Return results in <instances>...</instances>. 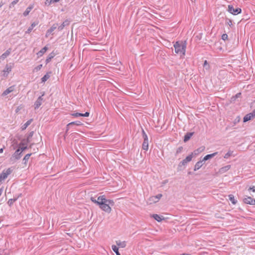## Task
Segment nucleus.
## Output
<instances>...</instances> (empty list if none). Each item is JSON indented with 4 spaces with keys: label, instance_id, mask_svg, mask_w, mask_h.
Listing matches in <instances>:
<instances>
[{
    "label": "nucleus",
    "instance_id": "obj_1",
    "mask_svg": "<svg viewBox=\"0 0 255 255\" xmlns=\"http://www.w3.org/2000/svg\"><path fill=\"white\" fill-rule=\"evenodd\" d=\"M115 202L113 200L107 199L104 195L99 206L103 211L110 213L112 211L111 206H113Z\"/></svg>",
    "mask_w": 255,
    "mask_h": 255
},
{
    "label": "nucleus",
    "instance_id": "obj_2",
    "mask_svg": "<svg viewBox=\"0 0 255 255\" xmlns=\"http://www.w3.org/2000/svg\"><path fill=\"white\" fill-rule=\"evenodd\" d=\"M175 52L177 54L185 55L186 44L182 42L177 41L174 44Z\"/></svg>",
    "mask_w": 255,
    "mask_h": 255
},
{
    "label": "nucleus",
    "instance_id": "obj_3",
    "mask_svg": "<svg viewBox=\"0 0 255 255\" xmlns=\"http://www.w3.org/2000/svg\"><path fill=\"white\" fill-rule=\"evenodd\" d=\"M13 171V168L10 167L6 170H3L0 174V182L4 180L7 176L10 175Z\"/></svg>",
    "mask_w": 255,
    "mask_h": 255
},
{
    "label": "nucleus",
    "instance_id": "obj_4",
    "mask_svg": "<svg viewBox=\"0 0 255 255\" xmlns=\"http://www.w3.org/2000/svg\"><path fill=\"white\" fill-rule=\"evenodd\" d=\"M193 158V153L187 156L184 159L181 161L178 166V170H181L182 167L185 166L187 163L191 161Z\"/></svg>",
    "mask_w": 255,
    "mask_h": 255
},
{
    "label": "nucleus",
    "instance_id": "obj_5",
    "mask_svg": "<svg viewBox=\"0 0 255 255\" xmlns=\"http://www.w3.org/2000/svg\"><path fill=\"white\" fill-rule=\"evenodd\" d=\"M22 156V153L19 150L17 149L14 153L12 155L11 157L10 158V160L11 162L14 163L16 162V160L19 159Z\"/></svg>",
    "mask_w": 255,
    "mask_h": 255
},
{
    "label": "nucleus",
    "instance_id": "obj_6",
    "mask_svg": "<svg viewBox=\"0 0 255 255\" xmlns=\"http://www.w3.org/2000/svg\"><path fill=\"white\" fill-rule=\"evenodd\" d=\"M228 11L234 15H237L242 12V9L239 7L234 8L232 5H228Z\"/></svg>",
    "mask_w": 255,
    "mask_h": 255
},
{
    "label": "nucleus",
    "instance_id": "obj_7",
    "mask_svg": "<svg viewBox=\"0 0 255 255\" xmlns=\"http://www.w3.org/2000/svg\"><path fill=\"white\" fill-rule=\"evenodd\" d=\"M44 95V92H43L41 96H39L36 101L35 102L34 106V109L36 110L38 109L42 104V103L44 102V100L43 98V96Z\"/></svg>",
    "mask_w": 255,
    "mask_h": 255
},
{
    "label": "nucleus",
    "instance_id": "obj_8",
    "mask_svg": "<svg viewBox=\"0 0 255 255\" xmlns=\"http://www.w3.org/2000/svg\"><path fill=\"white\" fill-rule=\"evenodd\" d=\"M244 202L250 205H255V199L251 197H247L244 198Z\"/></svg>",
    "mask_w": 255,
    "mask_h": 255
},
{
    "label": "nucleus",
    "instance_id": "obj_9",
    "mask_svg": "<svg viewBox=\"0 0 255 255\" xmlns=\"http://www.w3.org/2000/svg\"><path fill=\"white\" fill-rule=\"evenodd\" d=\"M12 67L11 66H9L8 65H6L5 66V68L2 71L3 72V76L6 77L7 74L11 71Z\"/></svg>",
    "mask_w": 255,
    "mask_h": 255
},
{
    "label": "nucleus",
    "instance_id": "obj_10",
    "mask_svg": "<svg viewBox=\"0 0 255 255\" xmlns=\"http://www.w3.org/2000/svg\"><path fill=\"white\" fill-rule=\"evenodd\" d=\"M104 195L100 196L98 197V199L96 200L95 198L93 197H91L90 199L94 203L96 204L97 205L99 206L101 201L102 200Z\"/></svg>",
    "mask_w": 255,
    "mask_h": 255
},
{
    "label": "nucleus",
    "instance_id": "obj_11",
    "mask_svg": "<svg viewBox=\"0 0 255 255\" xmlns=\"http://www.w3.org/2000/svg\"><path fill=\"white\" fill-rule=\"evenodd\" d=\"M83 124L80 121L72 122L69 123L66 126V132L69 129L70 127L73 125H76L77 126H81Z\"/></svg>",
    "mask_w": 255,
    "mask_h": 255
},
{
    "label": "nucleus",
    "instance_id": "obj_12",
    "mask_svg": "<svg viewBox=\"0 0 255 255\" xmlns=\"http://www.w3.org/2000/svg\"><path fill=\"white\" fill-rule=\"evenodd\" d=\"M11 49H8L4 53H3L0 57V60H3L10 54Z\"/></svg>",
    "mask_w": 255,
    "mask_h": 255
},
{
    "label": "nucleus",
    "instance_id": "obj_13",
    "mask_svg": "<svg viewBox=\"0 0 255 255\" xmlns=\"http://www.w3.org/2000/svg\"><path fill=\"white\" fill-rule=\"evenodd\" d=\"M218 154L217 152H214L212 154H207L206 156H204V157L202 159L203 161L205 162L206 161L214 157L215 155H216Z\"/></svg>",
    "mask_w": 255,
    "mask_h": 255
},
{
    "label": "nucleus",
    "instance_id": "obj_14",
    "mask_svg": "<svg viewBox=\"0 0 255 255\" xmlns=\"http://www.w3.org/2000/svg\"><path fill=\"white\" fill-rule=\"evenodd\" d=\"M70 24V21L68 20H65L58 27L59 31H61L66 26Z\"/></svg>",
    "mask_w": 255,
    "mask_h": 255
},
{
    "label": "nucleus",
    "instance_id": "obj_15",
    "mask_svg": "<svg viewBox=\"0 0 255 255\" xmlns=\"http://www.w3.org/2000/svg\"><path fill=\"white\" fill-rule=\"evenodd\" d=\"M204 162L202 159L198 161L195 165L194 170L196 171L200 169L203 166Z\"/></svg>",
    "mask_w": 255,
    "mask_h": 255
},
{
    "label": "nucleus",
    "instance_id": "obj_16",
    "mask_svg": "<svg viewBox=\"0 0 255 255\" xmlns=\"http://www.w3.org/2000/svg\"><path fill=\"white\" fill-rule=\"evenodd\" d=\"M193 134H194L193 132H189L186 133L184 137V141L185 142H186L187 141H188L190 139L191 136L193 135Z\"/></svg>",
    "mask_w": 255,
    "mask_h": 255
},
{
    "label": "nucleus",
    "instance_id": "obj_17",
    "mask_svg": "<svg viewBox=\"0 0 255 255\" xmlns=\"http://www.w3.org/2000/svg\"><path fill=\"white\" fill-rule=\"evenodd\" d=\"M14 89V86H12L9 87V88H8L6 90H5L3 92L2 95L5 96V95H7L8 94L12 92V91H13Z\"/></svg>",
    "mask_w": 255,
    "mask_h": 255
},
{
    "label": "nucleus",
    "instance_id": "obj_18",
    "mask_svg": "<svg viewBox=\"0 0 255 255\" xmlns=\"http://www.w3.org/2000/svg\"><path fill=\"white\" fill-rule=\"evenodd\" d=\"M152 217L158 222L164 219V218L162 216H160L157 214H153Z\"/></svg>",
    "mask_w": 255,
    "mask_h": 255
},
{
    "label": "nucleus",
    "instance_id": "obj_19",
    "mask_svg": "<svg viewBox=\"0 0 255 255\" xmlns=\"http://www.w3.org/2000/svg\"><path fill=\"white\" fill-rule=\"evenodd\" d=\"M47 47L46 46H45L43 48H42L37 53V55L38 57H41L42 56L44 53L45 52H46V51H47Z\"/></svg>",
    "mask_w": 255,
    "mask_h": 255
},
{
    "label": "nucleus",
    "instance_id": "obj_20",
    "mask_svg": "<svg viewBox=\"0 0 255 255\" xmlns=\"http://www.w3.org/2000/svg\"><path fill=\"white\" fill-rule=\"evenodd\" d=\"M231 168V165H228L223 167L220 169L219 172L221 173H223L228 171Z\"/></svg>",
    "mask_w": 255,
    "mask_h": 255
},
{
    "label": "nucleus",
    "instance_id": "obj_21",
    "mask_svg": "<svg viewBox=\"0 0 255 255\" xmlns=\"http://www.w3.org/2000/svg\"><path fill=\"white\" fill-rule=\"evenodd\" d=\"M32 5H29L28 7H27L26 9V10L24 11L23 15L24 16H26L28 15L30 12V11L31 10V9L33 8Z\"/></svg>",
    "mask_w": 255,
    "mask_h": 255
},
{
    "label": "nucleus",
    "instance_id": "obj_22",
    "mask_svg": "<svg viewBox=\"0 0 255 255\" xmlns=\"http://www.w3.org/2000/svg\"><path fill=\"white\" fill-rule=\"evenodd\" d=\"M38 24V23L37 22H33L31 25L28 27L27 30L26 31V33H29L33 29V28L36 26Z\"/></svg>",
    "mask_w": 255,
    "mask_h": 255
},
{
    "label": "nucleus",
    "instance_id": "obj_23",
    "mask_svg": "<svg viewBox=\"0 0 255 255\" xmlns=\"http://www.w3.org/2000/svg\"><path fill=\"white\" fill-rule=\"evenodd\" d=\"M57 26H58V24L57 23H55V24H53L52 26L50 27V28L47 31V34H48V33H52L55 29H56Z\"/></svg>",
    "mask_w": 255,
    "mask_h": 255
},
{
    "label": "nucleus",
    "instance_id": "obj_24",
    "mask_svg": "<svg viewBox=\"0 0 255 255\" xmlns=\"http://www.w3.org/2000/svg\"><path fill=\"white\" fill-rule=\"evenodd\" d=\"M50 74L51 72L47 73L42 78H41V82L45 83L50 77Z\"/></svg>",
    "mask_w": 255,
    "mask_h": 255
},
{
    "label": "nucleus",
    "instance_id": "obj_25",
    "mask_svg": "<svg viewBox=\"0 0 255 255\" xmlns=\"http://www.w3.org/2000/svg\"><path fill=\"white\" fill-rule=\"evenodd\" d=\"M33 120L32 119H30L29 120H28L23 126L22 127H21V128H22V130H24L26 128L29 126L30 125V124L31 123V122H32Z\"/></svg>",
    "mask_w": 255,
    "mask_h": 255
},
{
    "label": "nucleus",
    "instance_id": "obj_26",
    "mask_svg": "<svg viewBox=\"0 0 255 255\" xmlns=\"http://www.w3.org/2000/svg\"><path fill=\"white\" fill-rule=\"evenodd\" d=\"M32 153H28L25 155L24 158H23L22 161L23 163L24 164H26L30 156L31 155Z\"/></svg>",
    "mask_w": 255,
    "mask_h": 255
},
{
    "label": "nucleus",
    "instance_id": "obj_27",
    "mask_svg": "<svg viewBox=\"0 0 255 255\" xmlns=\"http://www.w3.org/2000/svg\"><path fill=\"white\" fill-rule=\"evenodd\" d=\"M142 148L143 150H147L148 149V141L143 140L142 145Z\"/></svg>",
    "mask_w": 255,
    "mask_h": 255
},
{
    "label": "nucleus",
    "instance_id": "obj_28",
    "mask_svg": "<svg viewBox=\"0 0 255 255\" xmlns=\"http://www.w3.org/2000/svg\"><path fill=\"white\" fill-rule=\"evenodd\" d=\"M117 245L121 247V248H125L126 246V242H121V241H116Z\"/></svg>",
    "mask_w": 255,
    "mask_h": 255
},
{
    "label": "nucleus",
    "instance_id": "obj_29",
    "mask_svg": "<svg viewBox=\"0 0 255 255\" xmlns=\"http://www.w3.org/2000/svg\"><path fill=\"white\" fill-rule=\"evenodd\" d=\"M205 149V147L203 146H201L199 148H198V149H197L196 150H195L194 151V153L195 154H198V153L203 151Z\"/></svg>",
    "mask_w": 255,
    "mask_h": 255
},
{
    "label": "nucleus",
    "instance_id": "obj_30",
    "mask_svg": "<svg viewBox=\"0 0 255 255\" xmlns=\"http://www.w3.org/2000/svg\"><path fill=\"white\" fill-rule=\"evenodd\" d=\"M112 250L116 253L117 255H121L119 252V248L115 245H113L112 247Z\"/></svg>",
    "mask_w": 255,
    "mask_h": 255
},
{
    "label": "nucleus",
    "instance_id": "obj_31",
    "mask_svg": "<svg viewBox=\"0 0 255 255\" xmlns=\"http://www.w3.org/2000/svg\"><path fill=\"white\" fill-rule=\"evenodd\" d=\"M252 118H253L251 117V115L249 114H248L244 117L243 122L244 123L247 122L249 120H251Z\"/></svg>",
    "mask_w": 255,
    "mask_h": 255
},
{
    "label": "nucleus",
    "instance_id": "obj_32",
    "mask_svg": "<svg viewBox=\"0 0 255 255\" xmlns=\"http://www.w3.org/2000/svg\"><path fill=\"white\" fill-rule=\"evenodd\" d=\"M229 200L233 204H236L237 201L235 199L234 195L231 194L229 195Z\"/></svg>",
    "mask_w": 255,
    "mask_h": 255
},
{
    "label": "nucleus",
    "instance_id": "obj_33",
    "mask_svg": "<svg viewBox=\"0 0 255 255\" xmlns=\"http://www.w3.org/2000/svg\"><path fill=\"white\" fill-rule=\"evenodd\" d=\"M142 137L143 138V140L148 141L147 135L143 129H142Z\"/></svg>",
    "mask_w": 255,
    "mask_h": 255
},
{
    "label": "nucleus",
    "instance_id": "obj_34",
    "mask_svg": "<svg viewBox=\"0 0 255 255\" xmlns=\"http://www.w3.org/2000/svg\"><path fill=\"white\" fill-rule=\"evenodd\" d=\"M17 198L10 199L7 202V204L9 206H11L13 203L16 201Z\"/></svg>",
    "mask_w": 255,
    "mask_h": 255
},
{
    "label": "nucleus",
    "instance_id": "obj_35",
    "mask_svg": "<svg viewBox=\"0 0 255 255\" xmlns=\"http://www.w3.org/2000/svg\"><path fill=\"white\" fill-rule=\"evenodd\" d=\"M53 57L54 55H52V53L50 54L45 60L46 63L47 64L48 63H49L51 61V59L53 58Z\"/></svg>",
    "mask_w": 255,
    "mask_h": 255
},
{
    "label": "nucleus",
    "instance_id": "obj_36",
    "mask_svg": "<svg viewBox=\"0 0 255 255\" xmlns=\"http://www.w3.org/2000/svg\"><path fill=\"white\" fill-rule=\"evenodd\" d=\"M225 24L229 25L230 26H231L233 25L232 20L227 18L226 19Z\"/></svg>",
    "mask_w": 255,
    "mask_h": 255
},
{
    "label": "nucleus",
    "instance_id": "obj_37",
    "mask_svg": "<svg viewBox=\"0 0 255 255\" xmlns=\"http://www.w3.org/2000/svg\"><path fill=\"white\" fill-rule=\"evenodd\" d=\"M33 131H31L30 132H29V133L26 138V142H30V139L33 136Z\"/></svg>",
    "mask_w": 255,
    "mask_h": 255
},
{
    "label": "nucleus",
    "instance_id": "obj_38",
    "mask_svg": "<svg viewBox=\"0 0 255 255\" xmlns=\"http://www.w3.org/2000/svg\"><path fill=\"white\" fill-rule=\"evenodd\" d=\"M27 149V146H20V147L17 149L19 150L22 153V152Z\"/></svg>",
    "mask_w": 255,
    "mask_h": 255
},
{
    "label": "nucleus",
    "instance_id": "obj_39",
    "mask_svg": "<svg viewBox=\"0 0 255 255\" xmlns=\"http://www.w3.org/2000/svg\"><path fill=\"white\" fill-rule=\"evenodd\" d=\"M28 142H26V139H23L22 141L20 143L19 145L20 146H26V144Z\"/></svg>",
    "mask_w": 255,
    "mask_h": 255
},
{
    "label": "nucleus",
    "instance_id": "obj_40",
    "mask_svg": "<svg viewBox=\"0 0 255 255\" xmlns=\"http://www.w3.org/2000/svg\"><path fill=\"white\" fill-rule=\"evenodd\" d=\"M162 194H159L157 195L156 196H153V198H155V199H156V201H157L158 202V200L162 197Z\"/></svg>",
    "mask_w": 255,
    "mask_h": 255
},
{
    "label": "nucleus",
    "instance_id": "obj_41",
    "mask_svg": "<svg viewBox=\"0 0 255 255\" xmlns=\"http://www.w3.org/2000/svg\"><path fill=\"white\" fill-rule=\"evenodd\" d=\"M149 201H150V204H151L152 202L153 203H156V202H157V201H156V199H155V198H153V196L149 198Z\"/></svg>",
    "mask_w": 255,
    "mask_h": 255
},
{
    "label": "nucleus",
    "instance_id": "obj_42",
    "mask_svg": "<svg viewBox=\"0 0 255 255\" xmlns=\"http://www.w3.org/2000/svg\"><path fill=\"white\" fill-rule=\"evenodd\" d=\"M71 116L75 117H80V116L81 117L82 113H73V114H71Z\"/></svg>",
    "mask_w": 255,
    "mask_h": 255
},
{
    "label": "nucleus",
    "instance_id": "obj_43",
    "mask_svg": "<svg viewBox=\"0 0 255 255\" xmlns=\"http://www.w3.org/2000/svg\"><path fill=\"white\" fill-rule=\"evenodd\" d=\"M228 35L227 34H223L222 35V39L225 41L226 40H227L228 39Z\"/></svg>",
    "mask_w": 255,
    "mask_h": 255
},
{
    "label": "nucleus",
    "instance_id": "obj_44",
    "mask_svg": "<svg viewBox=\"0 0 255 255\" xmlns=\"http://www.w3.org/2000/svg\"><path fill=\"white\" fill-rule=\"evenodd\" d=\"M183 147L182 146L179 147L176 150V154H178L181 152Z\"/></svg>",
    "mask_w": 255,
    "mask_h": 255
},
{
    "label": "nucleus",
    "instance_id": "obj_45",
    "mask_svg": "<svg viewBox=\"0 0 255 255\" xmlns=\"http://www.w3.org/2000/svg\"><path fill=\"white\" fill-rule=\"evenodd\" d=\"M42 67V64H40V65H38L37 66H36L35 68V70H36V71H39V70H40L41 69Z\"/></svg>",
    "mask_w": 255,
    "mask_h": 255
},
{
    "label": "nucleus",
    "instance_id": "obj_46",
    "mask_svg": "<svg viewBox=\"0 0 255 255\" xmlns=\"http://www.w3.org/2000/svg\"><path fill=\"white\" fill-rule=\"evenodd\" d=\"M231 155V153L230 152H227L224 156L225 158H229Z\"/></svg>",
    "mask_w": 255,
    "mask_h": 255
},
{
    "label": "nucleus",
    "instance_id": "obj_47",
    "mask_svg": "<svg viewBox=\"0 0 255 255\" xmlns=\"http://www.w3.org/2000/svg\"><path fill=\"white\" fill-rule=\"evenodd\" d=\"M90 115V113L89 112H86L85 114H82L81 117H89Z\"/></svg>",
    "mask_w": 255,
    "mask_h": 255
},
{
    "label": "nucleus",
    "instance_id": "obj_48",
    "mask_svg": "<svg viewBox=\"0 0 255 255\" xmlns=\"http://www.w3.org/2000/svg\"><path fill=\"white\" fill-rule=\"evenodd\" d=\"M249 114L253 118L255 117V110H254L252 113H249Z\"/></svg>",
    "mask_w": 255,
    "mask_h": 255
},
{
    "label": "nucleus",
    "instance_id": "obj_49",
    "mask_svg": "<svg viewBox=\"0 0 255 255\" xmlns=\"http://www.w3.org/2000/svg\"><path fill=\"white\" fill-rule=\"evenodd\" d=\"M60 0H50L49 3V4H51L52 3H54V2H57L59 1Z\"/></svg>",
    "mask_w": 255,
    "mask_h": 255
},
{
    "label": "nucleus",
    "instance_id": "obj_50",
    "mask_svg": "<svg viewBox=\"0 0 255 255\" xmlns=\"http://www.w3.org/2000/svg\"><path fill=\"white\" fill-rule=\"evenodd\" d=\"M19 0H14L13 1L11 2V5H14V4H16L18 2Z\"/></svg>",
    "mask_w": 255,
    "mask_h": 255
},
{
    "label": "nucleus",
    "instance_id": "obj_51",
    "mask_svg": "<svg viewBox=\"0 0 255 255\" xmlns=\"http://www.w3.org/2000/svg\"><path fill=\"white\" fill-rule=\"evenodd\" d=\"M249 191L252 190L253 192H255V186L253 187H250L248 189Z\"/></svg>",
    "mask_w": 255,
    "mask_h": 255
},
{
    "label": "nucleus",
    "instance_id": "obj_52",
    "mask_svg": "<svg viewBox=\"0 0 255 255\" xmlns=\"http://www.w3.org/2000/svg\"><path fill=\"white\" fill-rule=\"evenodd\" d=\"M3 148H4V147L3 148H1L0 149V153L3 152Z\"/></svg>",
    "mask_w": 255,
    "mask_h": 255
},
{
    "label": "nucleus",
    "instance_id": "obj_53",
    "mask_svg": "<svg viewBox=\"0 0 255 255\" xmlns=\"http://www.w3.org/2000/svg\"><path fill=\"white\" fill-rule=\"evenodd\" d=\"M241 95V93H238L236 95V97L237 98L239 97L240 95Z\"/></svg>",
    "mask_w": 255,
    "mask_h": 255
},
{
    "label": "nucleus",
    "instance_id": "obj_54",
    "mask_svg": "<svg viewBox=\"0 0 255 255\" xmlns=\"http://www.w3.org/2000/svg\"><path fill=\"white\" fill-rule=\"evenodd\" d=\"M207 64V61L206 60H205L204 61V66H205Z\"/></svg>",
    "mask_w": 255,
    "mask_h": 255
},
{
    "label": "nucleus",
    "instance_id": "obj_55",
    "mask_svg": "<svg viewBox=\"0 0 255 255\" xmlns=\"http://www.w3.org/2000/svg\"><path fill=\"white\" fill-rule=\"evenodd\" d=\"M181 255H190L187 254H182Z\"/></svg>",
    "mask_w": 255,
    "mask_h": 255
},
{
    "label": "nucleus",
    "instance_id": "obj_56",
    "mask_svg": "<svg viewBox=\"0 0 255 255\" xmlns=\"http://www.w3.org/2000/svg\"><path fill=\"white\" fill-rule=\"evenodd\" d=\"M2 5H3L2 3L1 4V3H0V8L2 6Z\"/></svg>",
    "mask_w": 255,
    "mask_h": 255
}]
</instances>
